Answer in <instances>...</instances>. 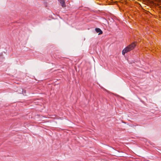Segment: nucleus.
Wrapping results in <instances>:
<instances>
[{
    "label": "nucleus",
    "instance_id": "nucleus-1",
    "mask_svg": "<svg viewBox=\"0 0 161 161\" xmlns=\"http://www.w3.org/2000/svg\"><path fill=\"white\" fill-rule=\"evenodd\" d=\"M136 43L137 42H134L126 47L122 51V53L123 55H125V53L133 49L136 47Z\"/></svg>",
    "mask_w": 161,
    "mask_h": 161
},
{
    "label": "nucleus",
    "instance_id": "nucleus-2",
    "mask_svg": "<svg viewBox=\"0 0 161 161\" xmlns=\"http://www.w3.org/2000/svg\"><path fill=\"white\" fill-rule=\"evenodd\" d=\"M58 1L60 2L61 6L63 7H65L66 5L64 0H58Z\"/></svg>",
    "mask_w": 161,
    "mask_h": 161
},
{
    "label": "nucleus",
    "instance_id": "nucleus-3",
    "mask_svg": "<svg viewBox=\"0 0 161 161\" xmlns=\"http://www.w3.org/2000/svg\"><path fill=\"white\" fill-rule=\"evenodd\" d=\"M95 31L97 33H98L99 35L103 33L102 31L99 28H96Z\"/></svg>",
    "mask_w": 161,
    "mask_h": 161
}]
</instances>
